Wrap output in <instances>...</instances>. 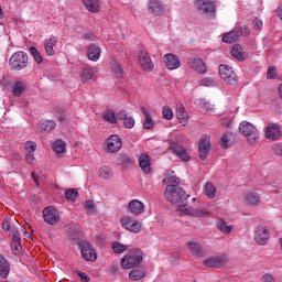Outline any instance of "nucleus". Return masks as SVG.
<instances>
[{"label":"nucleus","instance_id":"obj_28","mask_svg":"<svg viewBox=\"0 0 282 282\" xmlns=\"http://www.w3.org/2000/svg\"><path fill=\"white\" fill-rule=\"evenodd\" d=\"M117 118L118 120H123V127H126V129H133V127H135V119L128 117L124 110H120Z\"/></svg>","mask_w":282,"mask_h":282},{"label":"nucleus","instance_id":"obj_29","mask_svg":"<svg viewBox=\"0 0 282 282\" xmlns=\"http://www.w3.org/2000/svg\"><path fill=\"white\" fill-rule=\"evenodd\" d=\"M188 250L194 254V257H197L198 259L204 257V249L202 248V245L197 241H189L187 242Z\"/></svg>","mask_w":282,"mask_h":282},{"label":"nucleus","instance_id":"obj_50","mask_svg":"<svg viewBox=\"0 0 282 282\" xmlns=\"http://www.w3.org/2000/svg\"><path fill=\"white\" fill-rule=\"evenodd\" d=\"M65 197L70 202H76V199H78V193L76 192V189H69L65 193Z\"/></svg>","mask_w":282,"mask_h":282},{"label":"nucleus","instance_id":"obj_12","mask_svg":"<svg viewBox=\"0 0 282 282\" xmlns=\"http://www.w3.org/2000/svg\"><path fill=\"white\" fill-rule=\"evenodd\" d=\"M122 149V139L117 134H111L106 141L107 153H118Z\"/></svg>","mask_w":282,"mask_h":282},{"label":"nucleus","instance_id":"obj_46","mask_svg":"<svg viewBox=\"0 0 282 282\" xmlns=\"http://www.w3.org/2000/svg\"><path fill=\"white\" fill-rule=\"evenodd\" d=\"M12 246L15 250H21V235H19V231H14L13 234Z\"/></svg>","mask_w":282,"mask_h":282},{"label":"nucleus","instance_id":"obj_26","mask_svg":"<svg viewBox=\"0 0 282 282\" xmlns=\"http://www.w3.org/2000/svg\"><path fill=\"white\" fill-rule=\"evenodd\" d=\"M82 3L86 10L93 14L100 12V0H82Z\"/></svg>","mask_w":282,"mask_h":282},{"label":"nucleus","instance_id":"obj_43","mask_svg":"<svg viewBox=\"0 0 282 282\" xmlns=\"http://www.w3.org/2000/svg\"><path fill=\"white\" fill-rule=\"evenodd\" d=\"M112 175H113V172L111 171V167L107 165H102L99 169V177H101L102 180H109Z\"/></svg>","mask_w":282,"mask_h":282},{"label":"nucleus","instance_id":"obj_3","mask_svg":"<svg viewBox=\"0 0 282 282\" xmlns=\"http://www.w3.org/2000/svg\"><path fill=\"white\" fill-rule=\"evenodd\" d=\"M239 131L241 135H243L247 139V142L251 144V147H254L259 143V139L261 138V133H259V130L254 124L242 121L239 124Z\"/></svg>","mask_w":282,"mask_h":282},{"label":"nucleus","instance_id":"obj_49","mask_svg":"<svg viewBox=\"0 0 282 282\" xmlns=\"http://www.w3.org/2000/svg\"><path fill=\"white\" fill-rule=\"evenodd\" d=\"M24 149L28 153H34L36 151V142L34 141H26L24 143Z\"/></svg>","mask_w":282,"mask_h":282},{"label":"nucleus","instance_id":"obj_52","mask_svg":"<svg viewBox=\"0 0 282 282\" xmlns=\"http://www.w3.org/2000/svg\"><path fill=\"white\" fill-rule=\"evenodd\" d=\"M84 207L86 210H89V213H96V205L93 203V200L84 202Z\"/></svg>","mask_w":282,"mask_h":282},{"label":"nucleus","instance_id":"obj_30","mask_svg":"<svg viewBox=\"0 0 282 282\" xmlns=\"http://www.w3.org/2000/svg\"><path fill=\"white\" fill-rule=\"evenodd\" d=\"M79 78L83 83H87L88 80H96V74L94 73V68L89 66L83 68L79 73Z\"/></svg>","mask_w":282,"mask_h":282},{"label":"nucleus","instance_id":"obj_16","mask_svg":"<svg viewBox=\"0 0 282 282\" xmlns=\"http://www.w3.org/2000/svg\"><path fill=\"white\" fill-rule=\"evenodd\" d=\"M188 65L197 74H206V72H208V67L206 66V63L204 62V59L199 57H189Z\"/></svg>","mask_w":282,"mask_h":282},{"label":"nucleus","instance_id":"obj_60","mask_svg":"<svg viewBox=\"0 0 282 282\" xmlns=\"http://www.w3.org/2000/svg\"><path fill=\"white\" fill-rule=\"evenodd\" d=\"M240 34H242V36H248L250 34V29H248L247 26H242L240 29Z\"/></svg>","mask_w":282,"mask_h":282},{"label":"nucleus","instance_id":"obj_22","mask_svg":"<svg viewBox=\"0 0 282 282\" xmlns=\"http://www.w3.org/2000/svg\"><path fill=\"white\" fill-rule=\"evenodd\" d=\"M100 47L96 44H90L87 46L86 56L88 61H93L94 63H97V61L100 59Z\"/></svg>","mask_w":282,"mask_h":282},{"label":"nucleus","instance_id":"obj_38","mask_svg":"<svg viewBox=\"0 0 282 282\" xmlns=\"http://www.w3.org/2000/svg\"><path fill=\"white\" fill-rule=\"evenodd\" d=\"M111 248H112V252H115V254H123V252H127L129 250V246L118 242V241H113L111 243Z\"/></svg>","mask_w":282,"mask_h":282},{"label":"nucleus","instance_id":"obj_55","mask_svg":"<svg viewBox=\"0 0 282 282\" xmlns=\"http://www.w3.org/2000/svg\"><path fill=\"white\" fill-rule=\"evenodd\" d=\"M262 282H276L274 275L271 273H265L262 275Z\"/></svg>","mask_w":282,"mask_h":282},{"label":"nucleus","instance_id":"obj_41","mask_svg":"<svg viewBox=\"0 0 282 282\" xmlns=\"http://www.w3.org/2000/svg\"><path fill=\"white\" fill-rule=\"evenodd\" d=\"M53 151L55 153H57V155H63V153H65V141L63 140H56L54 143H53Z\"/></svg>","mask_w":282,"mask_h":282},{"label":"nucleus","instance_id":"obj_44","mask_svg":"<svg viewBox=\"0 0 282 282\" xmlns=\"http://www.w3.org/2000/svg\"><path fill=\"white\" fill-rule=\"evenodd\" d=\"M220 142H221V147L224 149H228V147H231L232 145V133L226 132L225 134H223Z\"/></svg>","mask_w":282,"mask_h":282},{"label":"nucleus","instance_id":"obj_4","mask_svg":"<svg viewBox=\"0 0 282 282\" xmlns=\"http://www.w3.org/2000/svg\"><path fill=\"white\" fill-rule=\"evenodd\" d=\"M195 7L205 19H215V0H196Z\"/></svg>","mask_w":282,"mask_h":282},{"label":"nucleus","instance_id":"obj_57","mask_svg":"<svg viewBox=\"0 0 282 282\" xmlns=\"http://www.w3.org/2000/svg\"><path fill=\"white\" fill-rule=\"evenodd\" d=\"M78 276L82 279V281L84 282H89L90 279H89V275H87V273L85 272H78Z\"/></svg>","mask_w":282,"mask_h":282},{"label":"nucleus","instance_id":"obj_10","mask_svg":"<svg viewBox=\"0 0 282 282\" xmlns=\"http://www.w3.org/2000/svg\"><path fill=\"white\" fill-rule=\"evenodd\" d=\"M228 263L226 254L209 257L203 261L205 268H224Z\"/></svg>","mask_w":282,"mask_h":282},{"label":"nucleus","instance_id":"obj_62","mask_svg":"<svg viewBox=\"0 0 282 282\" xmlns=\"http://www.w3.org/2000/svg\"><path fill=\"white\" fill-rule=\"evenodd\" d=\"M25 160L28 164H32V162H34V154L29 152V154L25 156Z\"/></svg>","mask_w":282,"mask_h":282},{"label":"nucleus","instance_id":"obj_51","mask_svg":"<svg viewBox=\"0 0 282 282\" xmlns=\"http://www.w3.org/2000/svg\"><path fill=\"white\" fill-rule=\"evenodd\" d=\"M111 69L115 74H117V76L122 75V66H120V64L118 62L113 61L111 63Z\"/></svg>","mask_w":282,"mask_h":282},{"label":"nucleus","instance_id":"obj_56","mask_svg":"<svg viewBox=\"0 0 282 282\" xmlns=\"http://www.w3.org/2000/svg\"><path fill=\"white\" fill-rule=\"evenodd\" d=\"M252 23H253L254 30H261V28H263V22L257 18L253 20Z\"/></svg>","mask_w":282,"mask_h":282},{"label":"nucleus","instance_id":"obj_53","mask_svg":"<svg viewBox=\"0 0 282 282\" xmlns=\"http://www.w3.org/2000/svg\"><path fill=\"white\" fill-rule=\"evenodd\" d=\"M275 75H276V67L270 66L267 72V78H269V80H272V78H274Z\"/></svg>","mask_w":282,"mask_h":282},{"label":"nucleus","instance_id":"obj_40","mask_svg":"<svg viewBox=\"0 0 282 282\" xmlns=\"http://www.w3.org/2000/svg\"><path fill=\"white\" fill-rule=\"evenodd\" d=\"M104 121L109 122L110 124H116L118 122V115L113 110H106L104 112Z\"/></svg>","mask_w":282,"mask_h":282},{"label":"nucleus","instance_id":"obj_35","mask_svg":"<svg viewBox=\"0 0 282 282\" xmlns=\"http://www.w3.org/2000/svg\"><path fill=\"white\" fill-rule=\"evenodd\" d=\"M8 274H10V263L0 254V276L8 279Z\"/></svg>","mask_w":282,"mask_h":282},{"label":"nucleus","instance_id":"obj_31","mask_svg":"<svg viewBox=\"0 0 282 282\" xmlns=\"http://www.w3.org/2000/svg\"><path fill=\"white\" fill-rule=\"evenodd\" d=\"M203 193L208 199H215L217 197V187L213 183L207 182L203 187Z\"/></svg>","mask_w":282,"mask_h":282},{"label":"nucleus","instance_id":"obj_19","mask_svg":"<svg viewBox=\"0 0 282 282\" xmlns=\"http://www.w3.org/2000/svg\"><path fill=\"white\" fill-rule=\"evenodd\" d=\"M281 137V127L276 123H269L265 128L267 140H279Z\"/></svg>","mask_w":282,"mask_h":282},{"label":"nucleus","instance_id":"obj_48","mask_svg":"<svg viewBox=\"0 0 282 282\" xmlns=\"http://www.w3.org/2000/svg\"><path fill=\"white\" fill-rule=\"evenodd\" d=\"M162 116L164 120H173V109L169 106H164L162 109Z\"/></svg>","mask_w":282,"mask_h":282},{"label":"nucleus","instance_id":"obj_17","mask_svg":"<svg viewBox=\"0 0 282 282\" xmlns=\"http://www.w3.org/2000/svg\"><path fill=\"white\" fill-rule=\"evenodd\" d=\"M243 202L247 206H259L261 204V196L259 193L248 189L243 193Z\"/></svg>","mask_w":282,"mask_h":282},{"label":"nucleus","instance_id":"obj_59","mask_svg":"<svg viewBox=\"0 0 282 282\" xmlns=\"http://www.w3.org/2000/svg\"><path fill=\"white\" fill-rule=\"evenodd\" d=\"M273 151L276 153V155H282V145L281 144L274 145Z\"/></svg>","mask_w":282,"mask_h":282},{"label":"nucleus","instance_id":"obj_45","mask_svg":"<svg viewBox=\"0 0 282 282\" xmlns=\"http://www.w3.org/2000/svg\"><path fill=\"white\" fill-rule=\"evenodd\" d=\"M30 54L31 56H33L34 61L41 65V63H43V56L41 55V53L39 52V50H36V47L31 46L30 47Z\"/></svg>","mask_w":282,"mask_h":282},{"label":"nucleus","instance_id":"obj_5","mask_svg":"<svg viewBox=\"0 0 282 282\" xmlns=\"http://www.w3.org/2000/svg\"><path fill=\"white\" fill-rule=\"evenodd\" d=\"M9 65L14 72H21L28 67V54L23 51L15 52L9 59Z\"/></svg>","mask_w":282,"mask_h":282},{"label":"nucleus","instance_id":"obj_33","mask_svg":"<svg viewBox=\"0 0 282 282\" xmlns=\"http://www.w3.org/2000/svg\"><path fill=\"white\" fill-rule=\"evenodd\" d=\"M141 113L144 116L143 120V129H153L155 127V121H153V118H151V115L147 110V108L142 107L141 108Z\"/></svg>","mask_w":282,"mask_h":282},{"label":"nucleus","instance_id":"obj_54","mask_svg":"<svg viewBox=\"0 0 282 282\" xmlns=\"http://www.w3.org/2000/svg\"><path fill=\"white\" fill-rule=\"evenodd\" d=\"M200 107H203L205 111H212L213 109V105H210L206 99H200Z\"/></svg>","mask_w":282,"mask_h":282},{"label":"nucleus","instance_id":"obj_23","mask_svg":"<svg viewBox=\"0 0 282 282\" xmlns=\"http://www.w3.org/2000/svg\"><path fill=\"white\" fill-rule=\"evenodd\" d=\"M163 184L166 186H180V177H177L175 171L167 170L165 172Z\"/></svg>","mask_w":282,"mask_h":282},{"label":"nucleus","instance_id":"obj_27","mask_svg":"<svg viewBox=\"0 0 282 282\" xmlns=\"http://www.w3.org/2000/svg\"><path fill=\"white\" fill-rule=\"evenodd\" d=\"M139 166L143 171V173H151V158L147 153H142L139 156Z\"/></svg>","mask_w":282,"mask_h":282},{"label":"nucleus","instance_id":"obj_8","mask_svg":"<svg viewBox=\"0 0 282 282\" xmlns=\"http://www.w3.org/2000/svg\"><path fill=\"white\" fill-rule=\"evenodd\" d=\"M219 76L227 85H237V74H235L232 67L221 64L219 66Z\"/></svg>","mask_w":282,"mask_h":282},{"label":"nucleus","instance_id":"obj_24","mask_svg":"<svg viewBox=\"0 0 282 282\" xmlns=\"http://www.w3.org/2000/svg\"><path fill=\"white\" fill-rule=\"evenodd\" d=\"M148 10L158 17L160 14H164V4H162L160 0H150L148 3Z\"/></svg>","mask_w":282,"mask_h":282},{"label":"nucleus","instance_id":"obj_13","mask_svg":"<svg viewBox=\"0 0 282 282\" xmlns=\"http://www.w3.org/2000/svg\"><path fill=\"white\" fill-rule=\"evenodd\" d=\"M80 252L85 261H96V259H98L96 250H94V247L87 241L80 243Z\"/></svg>","mask_w":282,"mask_h":282},{"label":"nucleus","instance_id":"obj_32","mask_svg":"<svg viewBox=\"0 0 282 282\" xmlns=\"http://www.w3.org/2000/svg\"><path fill=\"white\" fill-rule=\"evenodd\" d=\"M231 56L237 58V61H246L248 58V54L243 52V48L239 44L232 46Z\"/></svg>","mask_w":282,"mask_h":282},{"label":"nucleus","instance_id":"obj_39","mask_svg":"<svg viewBox=\"0 0 282 282\" xmlns=\"http://www.w3.org/2000/svg\"><path fill=\"white\" fill-rule=\"evenodd\" d=\"M239 41V32L231 31L223 35V43H236Z\"/></svg>","mask_w":282,"mask_h":282},{"label":"nucleus","instance_id":"obj_37","mask_svg":"<svg viewBox=\"0 0 282 282\" xmlns=\"http://www.w3.org/2000/svg\"><path fill=\"white\" fill-rule=\"evenodd\" d=\"M54 129H56V121L54 120H42L40 122V131L50 133L51 131H54Z\"/></svg>","mask_w":282,"mask_h":282},{"label":"nucleus","instance_id":"obj_14","mask_svg":"<svg viewBox=\"0 0 282 282\" xmlns=\"http://www.w3.org/2000/svg\"><path fill=\"white\" fill-rule=\"evenodd\" d=\"M163 63L166 67V69L173 70V69H180L182 66V62H180V57H177L175 54L167 53L163 56Z\"/></svg>","mask_w":282,"mask_h":282},{"label":"nucleus","instance_id":"obj_25","mask_svg":"<svg viewBox=\"0 0 282 282\" xmlns=\"http://www.w3.org/2000/svg\"><path fill=\"white\" fill-rule=\"evenodd\" d=\"M176 118L183 127L188 124V112L182 104H176Z\"/></svg>","mask_w":282,"mask_h":282},{"label":"nucleus","instance_id":"obj_9","mask_svg":"<svg viewBox=\"0 0 282 282\" xmlns=\"http://www.w3.org/2000/svg\"><path fill=\"white\" fill-rule=\"evenodd\" d=\"M169 150L173 155L178 158L181 162H188L191 160V155H188V152H186V149L184 147L180 145V143L170 141Z\"/></svg>","mask_w":282,"mask_h":282},{"label":"nucleus","instance_id":"obj_42","mask_svg":"<svg viewBox=\"0 0 282 282\" xmlns=\"http://www.w3.org/2000/svg\"><path fill=\"white\" fill-rule=\"evenodd\" d=\"M24 91H25V84H23V82H15L12 90L13 96L19 98V96H21V94H23Z\"/></svg>","mask_w":282,"mask_h":282},{"label":"nucleus","instance_id":"obj_6","mask_svg":"<svg viewBox=\"0 0 282 282\" xmlns=\"http://www.w3.org/2000/svg\"><path fill=\"white\" fill-rule=\"evenodd\" d=\"M120 224L124 230H128V232H133L134 235H138V232H141L142 230V223L131 216L121 217Z\"/></svg>","mask_w":282,"mask_h":282},{"label":"nucleus","instance_id":"obj_64","mask_svg":"<svg viewBox=\"0 0 282 282\" xmlns=\"http://www.w3.org/2000/svg\"><path fill=\"white\" fill-rule=\"evenodd\" d=\"M278 96L282 100V83L278 86Z\"/></svg>","mask_w":282,"mask_h":282},{"label":"nucleus","instance_id":"obj_21","mask_svg":"<svg viewBox=\"0 0 282 282\" xmlns=\"http://www.w3.org/2000/svg\"><path fill=\"white\" fill-rule=\"evenodd\" d=\"M128 212L131 213V215H142L144 213V203L140 202L139 199H132L128 204Z\"/></svg>","mask_w":282,"mask_h":282},{"label":"nucleus","instance_id":"obj_47","mask_svg":"<svg viewBox=\"0 0 282 282\" xmlns=\"http://www.w3.org/2000/svg\"><path fill=\"white\" fill-rule=\"evenodd\" d=\"M200 85L202 87H217V82H215L210 77H204L203 79H200Z\"/></svg>","mask_w":282,"mask_h":282},{"label":"nucleus","instance_id":"obj_11","mask_svg":"<svg viewBox=\"0 0 282 282\" xmlns=\"http://www.w3.org/2000/svg\"><path fill=\"white\" fill-rule=\"evenodd\" d=\"M269 240L270 229L263 225L258 226L254 230V241L258 243V246H265Z\"/></svg>","mask_w":282,"mask_h":282},{"label":"nucleus","instance_id":"obj_2","mask_svg":"<svg viewBox=\"0 0 282 282\" xmlns=\"http://www.w3.org/2000/svg\"><path fill=\"white\" fill-rule=\"evenodd\" d=\"M144 261V253L141 249H130L121 259L120 268L121 270H132V268H138Z\"/></svg>","mask_w":282,"mask_h":282},{"label":"nucleus","instance_id":"obj_7","mask_svg":"<svg viewBox=\"0 0 282 282\" xmlns=\"http://www.w3.org/2000/svg\"><path fill=\"white\" fill-rule=\"evenodd\" d=\"M42 215L45 224H48V226H56V224L61 223V212L55 207L48 206L44 208Z\"/></svg>","mask_w":282,"mask_h":282},{"label":"nucleus","instance_id":"obj_15","mask_svg":"<svg viewBox=\"0 0 282 282\" xmlns=\"http://www.w3.org/2000/svg\"><path fill=\"white\" fill-rule=\"evenodd\" d=\"M210 151V137L203 135L198 141V153L200 160H206Z\"/></svg>","mask_w":282,"mask_h":282},{"label":"nucleus","instance_id":"obj_61","mask_svg":"<svg viewBox=\"0 0 282 282\" xmlns=\"http://www.w3.org/2000/svg\"><path fill=\"white\" fill-rule=\"evenodd\" d=\"M220 124H223V127H230V124H232V118H228L227 120H221Z\"/></svg>","mask_w":282,"mask_h":282},{"label":"nucleus","instance_id":"obj_34","mask_svg":"<svg viewBox=\"0 0 282 282\" xmlns=\"http://www.w3.org/2000/svg\"><path fill=\"white\" fill-rule=\"evenodd\" d=\"M216 227L218 228V230H220V232H223V235H230V232L235 230V227H232V225H228V223H226V220L221 218L217 220Z\"/></svg>","mask_w":282,"mask_h":282},{"label":"nucleus","instance_id":"obj_1","mask_svg":"<svg viewBox=\"0 0 282 282\" xmlns=\"http://www.w3.org/2000/svg\"><path fill=\"white\" fill-rule=\"evenodd\" d=\"M165 199L176 206L181 215H188L189 217H208L210 213L208 210L198 207L188 206V197L186 191L182 186H166L164 192Z\"/></svg>","mask_w":282,"mask_h":282},{"label":"nucleus","instance_id":"obj_18","mask_svg":"<svg viewBox=\"0 0 282 282\" xmlns=\"http://www.w3.org/2000/svg\"><path fill=\"white\" fill-rule=\"evenodd\" d=\"M139 64L141 65L144 72H153V61L151 59V55L148 52L141 51L139 53Z\"/></svg>","mask_w":282,"mask_h":282},{"label":"nucleus","instance_id":"obj_36","mask_svg":"<svg viewBox=\"0 0 282 282\" xmlns=\"http://www.w3.org/2000/svg\"><path fill=\"white\" fill-rule=\"evenodd\" d=\"M147 276V273L144 272V269L137 268L130 271L129 279L130 281H140Z\"/></svg>","mask_w":282,"mask_h":282},{"label":"nucleus","instance_id":"obj_63","mask_svg":"<svg viewBox=\"0 0 282 282\" xmlns=\"http://www.w3.org/2000/svg\"><path fill=\"white\" fill-rule=\"evenodd\" d=\"M276 14H278L279 19H281V21H282V4L276 9Z\"/></svg>","mask_w":282,"mask_h":282},{"label":"nucleus","instance_id":"obj_58","mask_svg":"<svg viewBox=\"0 0 282 282\" xmlns=\"http://www.w3.org/2000/svg\"><path fill=\"white\" fill-rule=\"evenodd\" d=\"M2 230H6V231L10 230V220L9 219H4L2 221Z\"/></svg>","mask_w":282,"mask_h":282},{"label":"nucleus","instance_id":"obj_20","mask_svg":"<svg viewBox=\"0 0 282 282\" xmlns=\"http://www.w3.org/2000/svg\"><path fill=\"white\" fill-rule=\"evenodd\" d=\"M58 43V39L52 35L51 37L44 41V50L47 56H54L56 54V44Z\"/></svg>","mask_w":282,"mask_h":282}]
</instances>
